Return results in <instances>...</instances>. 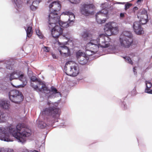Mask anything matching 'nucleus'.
<instances>
[{
	"mask_svg": "<svg viewBox=\"0 0 152 152\" xmlns=\"http://www.w3.org/2000/svg\"><path fill=\"white\" fill-rule=\"evenodd\" d=\"M31 131L25 127L23 123H19L16 127L10 125L7 127H0V140L7 142L13 141L12 139L10 137V135L16 138L18 142L24 143L26 141V137L31 135Z\"/></svg>",
	"mask_w": 152,
	"mask_h": 152,
	"instance_id": "obj_1",
	"label": "nucleus"
},
{
	"mask_svg": "<svg viewBox=\"0 0 152 152\" xmlns=\"http://www.w3.org/2000/svg\"><path fill=\"white\" fill-rule=\"evenodd\" d=\"M86 46V53L87 56L96 53L99 50V47L106 48L109 53H115L117 50L115 46L111 45L110 39L104 34H101L97 38L92 39Z\"/></svg>",
	"mask_w": 152,
	"mask_h": 152,
	"instance_id": "obj_2",
	"label": "nucleus"
},
{
	"mask_svg": "<svg viewBox=\"0 0 152 152\" xmlns=\"http://www.w3.org/2000/svg\"><path fill=\"white\" fill-rule=\"evenodd\" d=\"M47 104L49 107L44 109L42 112V114L44 121H46L48 123L46 124L42 121H37L38 127L42 129L45 128L48 124L52 125L55 122H58L60 116L59 109L54 107L53 103H51L50 101H48Z\"/></svg>",
	"mask_w": 152,
	"mask_h": 152,
	"instance_id": "obj_3",
	"label": "nucleus"
},
{
	"mask_svg": "<svg viewBox=\"0 0 152 152\" xmlns=\"http://www.w3.org/2000/svg\"><path fill=\"white\" fill-rule=\"evenodd\" d=\"M31 86L35 90L38 92H42L45 93L48 98L58 97L61 95L60 93L53 87H51L50 90L40 79L35 76H32L31 78Z\"/></svg>",
	"mask_w": 152,
	"mask_h": 152,
	"instance_id": "obj_4",
	"label": "nucleus"
},
{
	"mask_svg": "<svg viewBox=\"0 0 152 152\" xmlns=\"http://www.w3.org/2000/svg\"><path fill=\"white\" fill-rule=\"evenodd\" d=\"M54 15L53 13H51L48 16L49 26H54L55 25L57 24L59 25L61 27L66 28L69 26H71L72 24L71 22L68 21L66 22H64L61 21L60 20V18L59 16H53Z\"/></svg>",
	"mask_w": 152,
	"mask_h": 152,
	"instance_id": "obj_5",
	"label": "nucleus"
},
{
	"mask_svg": "<svg viewBox=\"0 0 152 152\" xmlns=\"http://www.w3.org/2000/svg\"><path fill=\"white\" fill-rule=\"evenodd\" d=\"M119 42L121 46L125 48H129L133 43L132 35L131 33L124 31L120 36Z\"/></svg>",
	"mask_w": 152,
	"mask_h": 152,
	"instance_id": "obj_6",
	"label": "nucleus"
},
{
	"mask_svg": "<svg viewBox=\"0 0 152 152\" xmlns=\"http://www.w3.org/2000/svg\"><path fill=\"white\" fill-rule=\"evenodd\" d=\"M18 78L19 80L22 82L23 84L16 86L14 85L11 83L12 85L16 88L23 87L26 84L27 81L23 73L19 71H16L10 74L9 76V79L10 81H11L13 79Z\"/></svg>",
	"mask_w": 152,
	"mask_h": 152,
	"instance_id": "obj_7",
	"label": "nucleus"
},
{
	"mask_svg": "<svg viewBox=\"0 0 152 152\" xmlns=\"http://www.w3.org/2000/svg\"><path fill=\"white\" fill-rule=\"evenodd\" d=\"M105 4H102L101 7L103 9L97 12L96 15V20L99 24L105 23L108 18V11L107 10Z\"/></svg>",
	"mask_w": 152,
	"mask_h": 152,
	"instance_id": "obj_8",
	"label": "nucleus"
},
{
	"mask_svg": "<svg viewBox=\"0 0 152 152\" xmlns=\"http://www.w3.org/2000/svg\"><path fill=\"white\" fill-rule=\"evenodd\" d=\"M69 67L68 69H66V73L68 75L73 77L76 76L79 73L78 67L77 65L72 61L67 62L66 63L65 69Z\"/></svg>",
	"mask_w": 152,
	"mask_h": 152,
	"instance_id": "obj_9",
	"label": "nucleus"
},
{
	"mask_svg": "<svg viewBox=\"0 0 152 152\" xmlns=\"http://www.w3.org/2000/svg\"><path fill=\"white\" fill-rule=\"evenodd\" d=\"M104 30L109 38V36L118 33V28L117 23L114 22H110L105 25ZM106 36V35H105Z\"/></svg>",
	"mask_w": 152,
	"mask_h": 152,
	"instance_id": "obj_10",
	"label": "nucleus"
},
{
	"mask_svg": "<svg viewBox=\"0 0 152 152\" xmlns=\"http://www.w3.org/2000/svg\"><path fill=\"white\" fill-rule=\"evenodd\" d=\"M9 96L12 102L16 103H19L22 101L23 99L21 93L17 90L10 91L9 93Z\"/></svg>",
	"mask_w": 152,
	"mask_h": 152,
	"instance_id": "obj_11",
	"label": "nucleus"
},
{
	"mask_svg": "<svg viewBox=\"0 0 152 152\" xmlns=\"http://www.w3.org/2000/svg\"><path fill=\"white\" fill-rule=\"evenodd\" d=\"M50 11L51 12L49 15L51 13H53L54 15V17L58 16V14L56 12L57 11H59L61 8V5L58 1H53L51 3L49 6Z\"/></svg>",
	"mask_w": 152,
	"mask_h": 152,
	"instance_id": "obj_12",
	"label": "nucleus"
},
{
	"mask_svg": "<svg viewBox=\"0 0 152 152\" xmlns=\"http://www.w3.org/2000/svg\"><path fill=\"white\" fill-rule=\"evenodd\" d=\"M48 27L51 29L52 36L54 38H58L62 33L63 29L57 24L54 26Z\"/></svg>",
	"mask_w": 152,
	"mask_h": 152,
	"instance_id": "obj_13",
	"label": "nucleus"
},
{
	"mask_svg": "<svg viewBox=\"0 0 152 152\" xmlns=\"http://www.w3.org/2000/svg\"><path fill=\"white\" fill-rule=\"evenodd\" d=\"M86 53H83L80 50L76 53V57L80 64L82 65L86 64L88 60V58L86 56Z\"/></svg>",
	"mask_w": 152,
	"mask_h": 152,
	"instance_id": "obj_14",
	"label": "nucleus"
},
{
	"mask_svg": "<svg viewBox=\"0 0 152 152\" xmlns=\"http://www.w3.org/2000/svg\"><path fill=\"white\" fill-rule=\"evenodd\" d=\"M94 5L93 4H84L82 6L81 12V13L86 16L88 15L90 13V11L89 10L93 8Z\"/></svg>",
	"mask_w": 152,
	"mask_h": 152,
	"instance_id": "obj_15",
	"label": "nucleus"
},
{
	"mask_svg": "<svg viewBox=\"0 0 152 152\" xmlns=\"http://www.w3.org/2000/svg\"><path fill=\"white\" fill-rule=\"evenodd\" d=\"M133 28L134 31L136 34L140 35L144 33L143 28L141 27L140 22H135L133 25Z\"/></svg>",
	"mask_w": 152,
	"mask_h": 152,
	"instance_id": "obj_16",
	"label": "nucleus"
},
{
	"mask_svg": "<svg viewBox=\"0 0 152 152\" xmlns=\"http://www.w3.org/2000/svg\"><path fill=\"white\" fill-rule=\"evenodd\" d=\"M58 50L60 54L62 56H68L70 54L69 48L65 45L60 46V49L59 48Z\"/></svg>",
	"mask_w": 152,
	"mask_h": 152,
	"instance_id": "obj_17",
	"label": "nucleus"
},
{
	"mask_svg": "<svg viewBox=\"0 0 152 152\" xmlns=\"http://www.w3.org/2000/svg\"><path fill=\"white\" fill-rule=\"evenodd\" d=\"M10 106L9 101L2 99L0 100V106L1 107L4 109L8 110Z\"/></svg>",
	"mask_w": 152,
	"mask_h": 152,
	"instance_id": "obj_18",
	"label": "nucleus"
},
{
	"mask_svg": "<svg viewBox=\"0 0 152 152\" xmlns=\"http://www.w3.org/2000/svg\"><path fill=\"white\" fill-rule=\"evenodd\" d=\"M62 15H67L69 16V18L68 21L69 22H71L72 24H73L75 19V16L73 13L69 12H63Z\"/></svg>",
	"mask_w": 152,
	"mask_h": 152,
	"instance_id": "obj_19",
	"label": "nucleus"
},
{
	"mask_svg": "<svg viewBox=\"0 0 152 152\" xmlns=\"http://www.w3.org/2000/svg\"><path fill=\"white\" fill-rule=\"evenodd\" d=\"M82 36L85 40H90V41L91 39H93L95 37V35H93L87 32H84L82 34Z\"/></svg>",
	"mask_w": 152,
	"mask_h": 152,
	"instance_id": "obj_20",
	"label": "nucleus"
},
{
	"mask_svg": "<svg viewBox=\"0 0 152 152\" xmlns=\"http://www.w3.org/2000/svg\"><path fill=\"white\" fill-rule=\"evenodd\" d=\"M31 24V23H30ZM24 28L26 30V32L27 37H30L32 35V27L31 26V24H27L26 25V27H24Z\"/></svg>",
	"mask_w": 152,
	"mask_h": 152,
	"instance_id": "obj_21",
	"label": "nucleus"
},
{
	"mask_svg": "<svg viewBox=\"0 0 152 152\" xmlns=\"http://www.w3.org/2000/svg\"><path fill=\"white\" fill-rule=\"evenodd\" d=\"M8 118L7 115L4 112L0 111V123L6 121Z\"/></svg>",
	"mask_w": 152,
	"mask_h": 152,
	"instance_id": "obj_22",
	"label": "nucleus"
},
{
	"mask_svg": "<svg viewBox=\"0 0 152 152\" xmlns=\"http://www.w3.org/2000/svg\"><path fill=\"white\" fill-rule=\"evenodd\" d=\"M16 5L15 7L18 11H19L18 9H19L22 7V0H11Z\"/></svg>",
	"mask_w": 152,
	"mask_h": 152,
	"instance_id": "obj_23",
	"label": "nucleus"
},
{
	"mask_svg": "<svg viewBox=\"0 0 152 152\" xmlns=\"http://www.w3.org/2000/svg\"><path fill=\"white\" fill-rule=\"evenodd\" d=\"M137 17L138 18H140V24H145L147 22L148 18H145L143 16H140L139 13H138L137 15Z\"/></svg>",
	"mask_w": 152,
	"mask_h": 152,
	"instance_id": "obj_24",
	"label": "nucleus"
},
{
	"mask_svg": "<svg viewBox=\"0 0 152 152\" xmlns=\"http://www.w3.org/2000/svg\"><path fill=\"white\" fill-rule=\"evenodd\" d=\"M11 61H6L4 64L5 65L6 68L9 70H12V65L11 64Z\"/></svg>",
	"mask_w": 152,
	"mask_h": 152,
	"instance_id": "obj_25",
	"label": "nucleus"
},
{
	"mask_svg": "<svg viewBox=\"0 0 152 152\" xmlns=\"http://www.w3.org/2000/svg\"><path fill=\"white\" fill-rule=\"evenodd\" d=\"M145 84L146 87L145 89V92L150 89L152 86V83L149 81H145Z\"/></svg>",
	"mask_w": 152,
	"mask_h": 152,
	"instance_id": "obj_26",
	"label": "nucleus"
},
{
	"mask_svg": "<svg viewBox=\"0 0 152 152\" xmlns=\"http://www.w3.org/2000/svg\"><path fill=\"white\" fill-rule=\"evenodd\" d=\"M139 13L140 14V16H143L145 18H148V15H147V11L144 9L141 10L140 12Z\"/></svg>",
	"mask_w": 152,
	"mask_h": 152,
	"instance_id": "obj_27",
	"label": "nucleus"
},
{
	"mask_svg": "<svg viewBox=\"0 0 152 152\" xmlns=\"http://www.w3.org/2000/svg\"><path fill=\"white\" fill-rule=\"evenodd\" d=\"M36 31L37 34L40 38L42 39L43 38V35L41 33L39 29H36Z\"/></svg>",
	"mask_w": 152,
	"mask_h": 152,
	"instance_id": "obj_28",
	"label": "nucleus"
},
{
	"mask_svg": "<svg viewBox=\"0 0 152 152\" xmlns=\"http://www.w3.org/2000/svg\"><path fill=\"white\" fill-rule=\"evenodd\" d=\"M124 58L125 59V61L126 62L132 65L133 64V62L130 57L126 56V57H124Z\"/></svg>",
	"mask_w": 152,
	"mask_h": 152,
	"instance_id": "obj_29",
	"label": "nucleus"
},
{
	"mask_svg": "<svg viewBox=\"0 0 152 152\" xmlns=\"http://www.w3.org/2000/svg\"><path fill=\"white\" fill-rule=\"evenodd\" d=\"M39 3V0H35L33 2L32 4L33 5H35L37 7Z\"/></svg>",
	"mask_w": 152,
	"mask_h": 152,
	"instance_id": "obj_30",
	"label": "nucleus"
},
{
	"mask_svg": "<svg viewBox=\"0 0 152 152\" xmlns=\"http://www.w3.org/2000/svg\"><path fill=\"white\" fill-rule=\"evenodd\" d=\"M72 3L77 4L78 3L80 0H69Z\"/></svg>",
	"mask_w": 152,
	"mask_h": 152,
	"instance_id": "obj_31",
	"label": "nucleus"
},
{
	"mask_svg": "<svg viewBox=\"0 0 152 152\" xmlns=\"http://www.w3.org/2000/svg\"><path fill=\"white\" fill-rule=\"evenodd\" d=\"M37 8V7L36 6L33 5L32 4L30 6V9L31 10L34 11Z\"/></svg>",
	"mask_w": 152,
	"mask_h": 152,
	"instance_id": "obj_32",
	"label": "nucleus"
},
{
	"mask_svg": "<svg viewBox=\"0 0 152 152\" xmlns=\"http://www.w3.org/2000/svg\"><path fill=\"white\" fill-rule=\"evenodd\" d=\"M132 4H130L127 3L125 5V10H126L128 9L131 6Z\"/></svg>",
	"mask_w": 152,
	"mask_h": 152,
	"instance_id": "obj_33",
	"label": "nucleus"
},
{
	"mask_svg": "<svg viewBox=\"0 0 152 152\" xmlns=\"http://www.w3.org/2000/svg\"><path fill=\"white\" fill-rule=\"evenodd\" d=\"M145 92L149 94H152V89H150L149 90H148Z\"/></svg>",
	"mask_w": 152,
	"mask_h": 152,
	"instance_id": "obj_34",
	"label": "nucleus"
},
{
	"mask_svg": "<svg viewBox=\"0 0 152 152\" xmlns=\"http://www.w3.org/2000/svg\"><path fill=\"white\" fill-rule=\"evenodd\" d=\"M126 105V103L125 102H123L122 105V107H124V109H127L126 106H125V105Z\"/></svg>",
	"mask_w": 152,
	"mask_h": 152,
	"instance_id": "obj_35",
	"label": "nucleus"
},
{
	"mask_svg": "<svg viewBox=\"0 0 152 152\" xmlns=\"http://www.w3.org/2000/svg\"><path fill=\"white\" fill-rule=\"evenodd\" d=\"M138 10V8L137 7H135L133 8V11L134 12H135V11Z\"/></svg>",
	"mask_w": 152,
	"mask_h": 152,
	"instance_id": "obj_36",
	"label": "nucleus"
},
{
	"mask_svg": "<svg viewBox=\"0 0 152 152\" xmlns=\"http://www.w3.org/2000/svg\"><path fill=\"white\" fill-rule=\"evenodd\" d=\"M137 68L136 67H134L133 68V71L134 72V74L136 75L137 74V72L135 71V70L136 69V68Z\"/></svg>",
	"mask_w": 152,
	"mask_h": 152,
	"instance_id": "obj_37",
	"label": "nucleus"
},
{
	"mask_svg": "<svg viewBox=\"0 0 152 152\" xmlns=\"http://www.w3.org/2000/svg\"><path fill=\"white\" fill-rule=\"evenodd\" d=\"M120 16L121 18H123L124 17V13H121L120 14Z\"/></svg>",
	"mask_w": 152,
	"mask_h": 152,
	"instance_id": "obj_38",
	"label": "nucleus"
},
{
	"mask_svg": "<svg viewBox=\"0 0 152 152\" xmlns=\"http://www.w3.org/2000/svg\"><path fill=\"white\" fill-rule=\"evenodd\" d=\"M45 51L46 52H48L49 51V48L48 47H45Z\"/></svg>",
	"mask_w": 152,
	"mask_h": 152,
	"instance_id": "obj_39",
	"label": "nucleus"
},
{
	"mask_svg": "<svg viewBox=\"0 0 152 152\" xmlns=\"http://www.w3.org/2000/svg\"><path fill=\"white\" fill-rule=\"evenodd\" d=\"M52 56L53 58H56V55L55 54H52Z\"/></svg>",
	"mask_w": 152,
	"mask_h": 152,
	"instance_id": "obj_40",
	"label": "nucleus"
},
{
	"mask_svg": "<svg viewBox=\"0 0 152 152\" xmlns=\"http://www.w3.org/2000/svg\"><path fill=\"white\" fill-rule=\"evenodd\" d=\"M13 150H11L10 149H9L8 150L7 152H13Z\"/></svg>",
	"mask_w": 152,
	"mask_h": 152,
	"instance_id": "obj_41",
	"label": "nucleus"
},
{
	"mask_svg": "<svg viewBox=\"0 0 152 152\" xmlns=\"http://www.w3.org/2000/svg\"><path fill=\"white\" fill-rule=\"evenodd\" d=\"M30 0H28L27 1V4H30V3H31V2H30Z\"/></svg>",
	"mask_w": 152,
	"mask_h": 152,
	"instance_id": "obj_42",
	"label": "nucleus"
},
{
	"mask_svg": "<svg viewBox=\"0 0 152 152\" xmlns=\"http://www.w3.org/2000/svg\"><path fill=\"white\" fill-rule=\"evenodd\" d=\"M143 0H138L137 1V3H138L139 2H140L142 1H143Z\"/></svg>",
	"mask_w": 152,
	"mask_h": 152,
	"instance_id": "obj_43",
	"label": "nucleus"
},
{
	"mask_svg": "<svg viewBox=\"0 0 152 152\" xmlns=\"http://www.w3.org/2000/svg\"><path fill=\"white\" fill-rule=\"evenodd\" d=\"M51 1V0L47 2V3H50Z\"/></svg>",
	"mask_w": 152,
	"mask_h": 152,
	"instance_id": "obj_44",
	"label": "nucleus"
},
{
	"mask_svg": "<svg viewBox=\"0 0 152 152\" xmlns=\"http://www.w3.org/2000/svg\"><path fill=\"white\" fill-rule=\"evenodd\" d=\"M117 3L120 4H121V2H118Z\"/></svg>",
	"mask_w": 152,
	"mask_h": 152,
	"instance_id": "obj_45",
	"label": "nucleus"
},
{
	"mask_svg": "<svg viewBox=\"0 0 152 152\" xmlns=\"http://www.w3.org/2000/svg\"><path fill=\"white\" fill-rule=\"evenodd\" d=\"M63 37L64 38H66V37Z\"/></svg>",
	"mask_w": 152,
	"mask_h": 152,
	"instance_id": "obj_46",
	"label": "nucleus"
},
{
	"mask_svg": "<svg viewBox=\"0 0 152 152\" xmlns=\"http://www.w3.org/2000/svg\"><path fill=\"white\" fill-rule=\"evenodd\" d=\"M134 90L135 91L136 90V89H135V87H134Z\"/></svg>",
	"mask_w": 152,
	"mask_h": 152,
	"instance_id": "obj_47",
	"label": "nucleus"
},
{
	"mask_svg": "<svg viewBox=\"0 0 152 152\" xmlns=\"http://www.w3.org/2000/svg\"><path fill=\"white\" fill-rule=\"evenodd\" d=\"M3 61L2 60L1 61H0V62H2Z\"/></svg>",
	"mask_w": 152,
	"mask_h": 152,
	"instance_id": "obj_48",
	"label": "nucleus"
},
{
	"mask_svg": "<svg viewBox=\"0 0 152 152\" xmlns=\"http://www.w3.org/2000/svg\"><path fill=\"white\" fill-rule=\"evenodd\" d=\"M61 124H63V125H64V124L63 123H61Z\"/></svg>",
	"mask_w": 152,
	"mask_h": 152,
	"instance_id": "obj_49",
	"label": "nucleus"
}]
</instances>
